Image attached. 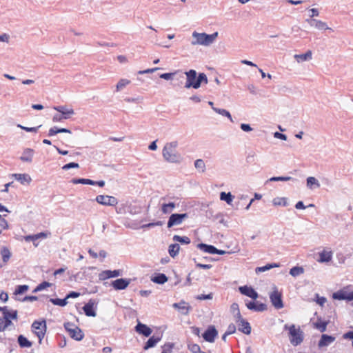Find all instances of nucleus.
Wrapping results in <instances>:
<instances>
[{"instance_id":"4","label":"nucleus","mask_w":353,"mask_h":353,"mask_svg":"<svg viewBox=\"0 0 353 353\" xmlns=\"http://www.w3.org/2000/svg\"><path fill=\"white\" fill-rule=\"evenodd\" d=\"M284 330H288L290 341L294 346H296L303 342L304 334L299 327H296L294 325L285 324Z\"/></svg>"},{"instance_id":"62","label":"nucleus","mask_w":353,"mask_h":353,"mask_svg":"<svg viewBox=\"0 0 353 353\" xmlns=\"http://www.w3.org/2000/svg\"><path fill=\"white\" fill-rule=\"evenodd\" d=\"M77 326L72 323H70V322H67V323H64V327L65 329L68 332H70V330H72L73 329H74V327H76Z\"/></svg>"},{"instance_id":"30","label":"nucleus","mask_w":353,"mask_h":353,"mask_svg":"<svg viewBox=\"0 0 353 353\" xmlns=\"http://www.w3.org/2000/svg\"><path fill=\"white\" fill-rule=\"evenodd\" d=\"M17 341L21 347H30L32 346V342L23 335H19L18 336Z\"/></svg>"},{"instance_id":"40","label":"nucleus","mask_w":353,"mask_h":353,"mask_svg":"<svg viewBox=\"0 0 353 353\" xmlns=\"http://www.w3.org/2000/svg\"><path fill=\"white\" fill-rule=\"evenodd\" d=\"M173 240L182 244H189L190 243V239L185 236H181L179 235H174Z\"/></svg>"},{"instance_id":"22","label":"nucleus","mask_w":353,"mask_h":353,"mask_svg":"<svg viewBox=\"0 0 353 353\" xmlns=\"http://www.w3.org/2000/svg\"><path fill=\"white\" fill-rule=\"evenodd\" d=\"M333 256V252L331 250H323L322 252H319V259L318 261L319 263H327L330 262Z\"/></svg>"},{"instance_id":"11","label":"nucleus","mask_w":353,"mask_h":353,"mask_svg":"<svg viewBox=\"0 0 353 353\" xmlns=\"http://www.w3.org/2000/svg\"><path fill=\"white\" fill-rule=\"evenodd\" d=\"M131 279H118L113 281L111 285L116 290H125L130 283Z\"/></svg>"},{"instance_id":"31","label":"nucleus","mask_w":353,"mask_h":353,"mask_svg":"<svg viewBox=\"0 0 353 353\" xmlns=\"http://www.w3.org/2000/svg\"><path fill=\"white\" fill-rule=\"evenodd\" d=\"M307 187L309 189H314L315 188H319L320 183L319 181L314 176H309L307 179Z\"/></svg>"},{"instance_id":"27","label":"nucleus","mask_w":353,"mask_h":353,"mask_svg":"<svg viewBox=\"0 0 353 353\" xmlns=\"http://www.w3.org/2000/svg\"><path fill=\"white\" fill-rule=\"evenodd\" d=\"M69 334L72 339L77 341H81L84 337L83 332L79 327H76L72 330H70Z\"/></svg>"},{"instance_id":"36","label":"nucleus","mask_w":353,"mask_h":353,"mask_svg":"<svg viewBox=\"0 0 353 353\" xmlns=\"http://www.w3.org/2000/svg\"><path fill=\"white\" fill-rule=\"evenodd\" d=\"M233 198L234 196L230 192H221L220 194V199L225 201L229 205L232 202Z\"/></svg>"},{"instance_id":"19","label":"nucleus","mask_w":353,"mask_h":353,"mask_svg":"<svg viewBox=\"0 0 353 353\" xmlns=\"http://www.w3.org/2000/svg\"><path fill=\"white\" fill-rule=\"evenodd\" d=\"M335 341V337L327 335V334H322L321 339L319 341L318 346L319 347H326L330 345Z\"/></svg>"},{"instance_id":"23","label":"nucleus","mask_w":353,"mask_h":353,"mask_svg":"<svg viewBox=\"0 0 353 353\" xmlns=\"http://www.w3.org/2000/svg\"><path fill=\"white\" fill-rule=\"evenodd\" d=\"M236 324L240 332L245 334H250L251 333V326L245 319L241 320L240 322H237Z\"/></svg>"},{"instance_id":"51","label":"nucleus","mask_w":353,"mask_h":353,"mask_svg":"<svg viewBox=\"0 0 353 353\" xmlns=\"http://www.w3.org/2000/svg\"><path fill=\"white\" fill-rule=\"evenodd\" d=\"M18 312L17 310H8L6 314L4 316L10 319H17Z\"/></svg>"},{"instance_id":"20","label":"nucleus","mask_w":353,"mask_h":353,"mask_svg":"<svg viewBox=\"0 0 353 353\" xmlns=\"http://www.w3.org/2000/svg\"><path fill=\"white\" fill-rule=\"evenodd\" d=\"M94 301L92 300H90L89 302L85 304L83 307V310L86 316L92 317L97 316V313L94 309Z\"/></svg>"},{"instance_id":"49","label":"nucleus","mask_w":353,"mask_h":353,"mask_svg":"<svg viewBox=\"0 0 353 353\" xmlns=\"http://www.w3.org/2000/svg\"><path fill=\"white\" fill-rule=\"evenodd\" d=\"M24 240L26 241V242H30V241H32L35 247H37L38 246V243H36L37 239V236L36 234H33V235H27V236H25L24 237Z\"/></svg>"},{"instance_id":"60","label":"nucleus","mask_w":353,"mask_h":353,"mask_svg":"<svg viewBox=\"0 0 353 353\" xmlns=\"http://www.w3.org/2000/svg\"><path fill=\"white\" fill-rule=\"evenodd\" d=\"M156 225H162V221H158L155 223H150L148 224H145L141 226V228H151V227H154Z\"/></svg>"},{"instance_id":"10","label":"nucleus","mask_w":353,"mask_h":353,"mask_svg":"<svg viewBox=\"0 0 353 353\" xmlns=\"http://www.w3.org/2000/svg\"><path fill=\"white\" fill-rule=\"evenodd\" d=\"M218 335V332L214 325H210L203 334V338L209 343H213Z\"/></svg>"},{"instance_id":"7","label":"nucleus","mask_w":353,"mask_h":353,"mask_svg":"<svg viewBox=\"0 0 353 353\" xmlns=\"http://www.w3.org/2000/svg\"><path fill=\"white\" fill-rule=\"evenodd\" d=\"M95 200L98 203L105 206H115L118 203L116 197L108 195H98Z\"/></svg>"},{"instance_id":"39","label":"nucleus","mask_w":353,"mask_h":353,"mask_svg":"<svg viewBox=\"0 0 353 353\" xmlns=\"http://www.w3.org/2000/svg\"><path fill=\"white\" fill-rule=\"evenodd\" d=\"M212 110L214 112H216V113H218L222 116L228 117L232 122H233L232 116L228 110H226L225 109L217 108H212Z\"/></svg>"},{"instance_id":"12","label":"nucleus","mask_w":353,"mask_h":353,"mask_svg":"<svg viewBox=\"0 0 353 353\" xmlns=\"http://www.w3.org/2000/svg\"><path fill=\"white\" fill-rule=\"evenodd\" d=\"M239 292L254 300H256L259 295L258 293L251 287H248L247 285L241 286L239 288Z\"/></svg>"},{"instance_id":"16","label":"nucleus","mask_w":353,"mask_h":353,"mask_svg":"<svg viewBox=\"0 0 353 353\" xmlns=\"http://www.w3.org/2000/svg\"><path fill=\"white\" fill-rule=\"evenodd\" d=\"M306 22H307L311 26L316 28L318 30H331L332 28H329L325 22L322 21L315 19H307Z\"/></svg>"},{"instance_id":"59","label":"nucleus","mask_w":353,"mask_h":353,"mask_svg":"<svg viewBox=\"0 0 353 353\" xmlns=\"http://www.w3.org/2000/svg\"><path fill=\"white\" fill-rule=\"evenodd\" d=\"M230 310L233 314H235V313L237 312V314L239 315L240 312L239 305L236 303H232L230 307Z\"/></svg>"},{"instance_id":"28","label":"nucleus","mask_w":353,"mask_h":353,"mask_svg":"<svg viewBox=\"0 0 353 353\" xmlns=\"http://www.w3.org/2000/svg\"><path fill=\"white\" fill-rule=\"evenodd\" d=\"M151 281L155 283L163 284L168 281V277L163 273H158L151 278Z\"/></svg>"},{"instance_id":"44","label":"nucleus","mask_w":353,"mask_h":353,"mask_svg":"<svg viewBox=\"0 0 353 353\" xmlns=\"http://www.w3.org/2000/svg\"><path fill=\"white\" fill-rule=\"evenodd\" d=\"M29 289V286L28 285H20L17 287L14 291L15 295L22 294L25 293Z\"/></svg>"},{"instance_id":"1","label":"nucleus","mask_w":353,"mask_h":353,"mask_svg":"<svg viewBox=\"0 0 353 353\" xmlns=\"http://www.w3.org/2000/svg\"><path fill=\"white\" fill-rule=\"evenodd\" d=\"M186 76V82L185 84V88H193L198 89L201 87L202 83L207 84L208 77L205 73H199L197 75V72L194 70H190L185 72Z\"/></svg>"},{"instance_id":"26","label":"nucleus","mask_w":353,"mask_h":353,"mask_svg":"<svg viewBox=\"0 0 353 353\" xmlns=\"http://www.w3.org/2000/svg\"><path fill=\"white\" fill-rule=\"evenodd\" d=\"M12 176L21 184H29L31 181V177L28 174H13Z\"/></svg>"},{"instance_id":"34","label":"nucleus","mask_w":353,"mask_h":353,"mask_svg":"<svg viewBox=\"0 0 353 353\" xmlns=\"http://www.w3.org/2000/svg\"><path fill=\"white\" fill-rule=\"evenodd\" d=\"M180 250V246L177 243L171 244L169 245L168 252L170 256L172 258L175 257L179 254Z\"/></svg>"},{"instance_id":"6","label":"nucleus","mask_w":353,"mask_h":353,"mask_svg":"<svg viewBox=\"0 0 353 353\" xmlns=\"http://www.w3.org/2000/svg\"><path fill=\"white\" fill-rule=\"evenodd\" d=\"M188 217V214L187 213L183 214H172L169 217L168 221L167 226L168 228H170L174 225H180L183 223V221Z\"/></svg>"},{"instance_id":"64","label":"nucleus","mask_w":353,"mask_h":353,"mask_svg":"<svg viewBox=\"0 0 353 353\" xmlns=\"http://www.w3.org/2000/svg\"><path fill=\"white\" fill-rule=\"evenodd\" d=\"M65 119L61 117V114H56L52 117V121L54 122H61Z\"/></svg>"},{"instance_id":"21","label":"nucleus","mask_w":353,"mask_h":353,"mask_svg":"<svg viewBox=\"0 0 353 353\" xmlns=\"http://www.w3.org/2000/svg\"><path fill=\"white\" fill-rule=\"evenodd\" d=\"M34 151L31 148H26L23 150L20 160L23 162L31 163L32 161Z\"/></svg>"},{"instance_id":"56","label":"nucleus","mask_w":353,"mask_h":353,"mask_svg":"<svg viewBox=\"0 0 353 353\" xmlns=\"http://www.w3.org/2000/svg\"><path fill=\"white\" fill-rule=\"evenodd\" d=\"M160 68H150V69H146V70H139L138 72V74H149V73H152L158 70H159Z\"/></svg>"},{"instance_id":"47","label":"nucleus","mask_w":353,"mask_h":353,"mask_svg":"<svg viewBox=\"0 0 353 353\" xmlns=\"http://www.w3.org/2000/svg\"><path fill=\"white\" fill-rule=\"evenodd\" d=\"M51 285H52V283L47 282V281H43L36 287V288L33 290V292L35 293L39 291L43 290L44 289H46V288L50 287Z\"/></svg>"},{"instance_id":"3","label":"nucleus","mask_w":353,"mask_h":353,"mask_svg":"<svg viewBox=\"0 0 353 353\" xmlns=\"http://www.w3.org/2000/svg\"><path fill=\"white\" fill-rule=\"evenodd\" d=\"M218 34V32H215L211 34H208L205 32L199 33L194 31L192 34L193 39L191 41V44L192 46L201 45L210 46L215 41Z\"/></svg>"},{"instance_id":"37","label":"nucleus","mask_w":353,"mask_h":353,"mask_svg":"<svg viewBox=\"0 0 353 353\" xmlns=\"http://www.w3.org/2000/svg\"><path fill=\"white\" fill-rule=\"evenodd\" d=\"M304 273V269L303 267L295 266L290 269V274L294 277H296Z\"/></svg>"},{"instance_id":"45","label":"nucleus","mask_w":353,"mask_h":353,"mask_svg":"<svg viewBox=\"0 0 353 353\" xmlns=\"http://www.w3.org/2000/svg\"><path fill=\"white\" fill-rule=\"evenodd\" d=\"M327 325V322L325 321H319L314 323V327L321 332L326 331Z\"/></svg>"},{"instance_id":"55","label":"nucleus","mask_w":353,"mask_h":353,"mask_svg":"<svg viewBox=\"0 0 353 353\" xmlns=\"http://www.w3.org/2000/svg\"><path fill=\"white\" fill-rule=\"evenodd\" d=\"M174 74L175 72L163 73L160 74L159 77L165 80H170L172 79Z\"/></svg>"},{"instance_id":"18","label":"nucleus","mask_w":353,"mask_h":353,"mask_svg":"<svg viewBox=\"0 0 353 353\" xmlns=\"http://www.w3.org/2000/svg\"><path fill=\"white\" fill-rule=\"evenodd\" d=\"M54 109L61 114V117L68 119L74 114V111L72 108H68L66 106L60 105L54 106Z\"/></svg>"},{"instance_id":"2","label":"nucleus","mask_w":353,"mask_h":353,"mask_svg":"<svg viewBox=\"0 0 353 353\" xmlns=\"http://www.w3.org/2000/svg\"><path fill=\"white\" fill-rule=\"evenodd\" d=\"M178 143L172 141L166 143L162 151L164 159L170 163H179L182 161L181 155L176 151Z\"/></svg>"},{"instance_id":"8","label":"nucleus","mask_w":353,"mask_h":353,"mask_svg":"<svg viewBox=\"0 0 353 353\" xmlns=\"http://www.w3.org/2000/svg\"><path fill=\"white\" fill-rule=\"evenodd\" d=\"M270 299L272 304L275 308L281 309L283 307L281 294L278 292L276 287L274 288V291L270 293Z\"/></svg>"},{"instance_id":"43","label":"nucleus","mask_w":353,"mask_h":353,"mask_svg":"<svg viewBox=\"0 0 353 353\" xmlns=\"http://www.w3.org/2000/svg\"><path fill=\"white\" fill-rule=\"evenodd\" d=\"M50 301L51 303H52L54 305H59V306H61V307H63L65 305H67L68 303V301H67V299H66V297L63 299H50Z\"/></svg>"},{"instance_id":"38","label":"nucleus","mask_w":353,"mask_h":353,"mask_svg":"<svg viewBox=\"0 0 353 353\" xmlns=\"http://www.w3.org/2000/svg\"><path fill=\"white\" fill-rule=\"evenodd\" d=\"M1 254L3 261L5 263H7L11 256V252H10V250L7 248L3 247L1 250Z\"/></svg>"},{"instance_id":"42","label":"nucleus","mask_w":353,"mask_h":353,"mask_svg":"<svg viewBox=\"0 0 353 353\" xmlns=\"http://www.w3.org/2000/svg\"><path fill=\"white\" fill-rule=\"evenodd\" d=\"M270 181H296L291 176H272L269 179Z\"/></svg>"},{"instance_id":"9","label":"nucleus","mask_w":353,"mask_h":353,"mask_svg":"<svg viewBox=\"0 0 353 353\" xmlns=\"http://www.w3.org/2000/svg\"><path fill=\"white\" fill-rule=\"evenodd\" d=\"M196 247L199 249H200L201 250L203 251L204 252L210 253V254H216L223 255L226 253L225 251L219 250L216 248H215L214 245H208V244L203 243H199L196 245Z\"/></svg>"},{"instance_id":"5","label":"nucleus","mask_w":353,"mask_h":353,"mask_svg":"<svg viewBox=\"0 0 353 353\" xmlns=\"http://www.w3.org/2000/svg\"><path fill=\"white\" fill-rule=\"evenodd\" d=\"M46 323L45 320L41 321H35L32 324V330L37 335L39 339V343H41L46 332Z\"/></svg>"},{"instance_id":"50","label":"nucleus","mask_w":353,"mask_h":353,"mask_svg":"<svg viewBox=\"0 0 353 353\" xmlns=\"http://www.w3.org/2000/svg\"><path fill=\"white\" fill-rule=\"evenodd\" d=\"M19 128L24 130L26 132H37L38 131V129L41 126V125H39L37 127H32V128H29V127H25V126H23L21 125H17Z\"/></svg>"},{"instance_id":"29","label":"nucleus","mask_w":353,"mask_h":353,"mask_svg":"<svg viewBox=\"0 0 353 353\" xmlns=\"http://www.w3.org/2000/svg\"><path fill=\"white\" fill-rule=\"evenodd\" d=\"M176 204L174 202H169L168 203H163L161 205V212L164 214L171 213L175 208Z\"/></svg>"},{"instance_id":"57","label":"nucleus","mask_w":353,"mask_h":353,"mask_svg":"<svg viewBox=\"0 0 353 353\" xmlns=\"http://www.w3.org/2000/svg\"><path fill=\"white\" fill-rule=\"evenodd\" d=\"M212 293H210L208 294H200L198 295L196 299L197 300H207V299H212Z\"/></svg>"},{"instance_id":"61","label":"nucleus","mask_w":353,"mask_h":353,"mask_svg":"<svg viewBox=\"0 0 353 353\" xmlns=\"http://www.w3.org/2000/svg\"><path fill=\"white\" fill-rule=\"evenodd\" d=\"M240 128L243 131L247 132H251L252 130V128L250 126V125L247 124V123H241L240 125Z\"/></svg>"},{"instance_id":"54","label":"nucleus","mask_w":353,"mask_h":353,"mask_svg":"<svg viewBox=\"0 0 353 353\" xmlns=\"http://www.w3.org/2000/svg\"><path fill=\"white\" fill-rule=\"evenodd\" d=\"M38 299V297L37 296H26L23 299H17L18 301L26 302V301H34Z\"/></svg>"},{"instance_id":"13","label":"nucleus","mask_w":353,"mask_h":353,"mask_svg":"<svg viewBox=\"0 0 353 353\" xmlns=\"http://www.w3.org/2000/svg\"><path fill=\"white\" fill-rule=\"evenodd\" d=\"M134 329L137 333L147 337L149 336L152 332V330L150 327H149L147 325L141 323L140 321H138Z\"/></svg>"},{"instance_id":"41","label":"nucleus","mask_w":353,"mask_h":353,"mask_svg":"<svg viewBox=\"0 0 353 353\" xmlns=\"http://www.w3.org/2000/svg\"><path fill=\"white\" fill-rule=\"evenodd\" d=\"M194 166L197 170H200L201 172L202 173L205 171V164L203 159H196L194 161Z\"/></svg>"},{"instance_id":"35","label":"nucleus","mask_w":353,"mask_h":353,"mask_svg":"<svg viewBox=\"0 0 353 353\" xmlns=\"http://www.w3.org/2000/svg\"><path fill=\"white\" fill-rule=\"evenodd\" d=\"M130 83V81L126 79H121L116 85V91L119 92Z\"/></svg>"},{"instance_id":"63","label":"nucleus","mask_w":353,"mask_h":353,"mask_svg":"<svg viewBox=\"0 0 353 353\" xmlns=\"http://www.w3.org/2000/svg\"><path fill=\"white\" fill-rule=\"evenodd\" d=\"M235 331H236V326L233 323H231L229 325L228 330L225 332H226V334L230 335V334L234 333Z\"/></svg>"},{"instance_id":"14","label":"nucleus","mask_w":353,"mask_h":353,"mask_svg":"<svg viewBox=\"0 0 353 353\" xmlns=\"http://www.w3.org/2000/svg\"><path fill=\"white\" fill-rule=\"evenodd\" d=\"M332 298L336 300H353V292H347L345 290H339L332 294Z\"/></svg>"},{"instance_id":"24","label":"nucleus","mask_w":353,"mask_h":353,"mask_svg":"<svg viewBox=\"0 0 353 353\" xmlns=\"http://www.w3.org/2000/svg\"><path fill=\"white\" fill-rule=\"evenodd\" d=\"M172 307L178 310L183 314H188L190 310V307L188 305L187 303L183 301L174 303Z\"/></svg>"},{"instance_id":"32","label":"nucleus","mask_w":353,"mask_h":353,"mask_svg":"<svg viewBox=\"0 0 353 353\" xmlns=\"http://www.w3.org/2000/svg\"><path fill=\"white\" fill-rule=\"evenodd\" d=\"M277 267H279V263H268V264H267V265H265L264 266L257 267L255 269V272L256 274H259L260 272H263L270 270L272 268H277Z\"/></svg>"},{"instance_id":"52","label":"nucleus","mask_w":353,"mask_h":353,"mask_svg":"<svg viewBox=\"0 0 353 353\" xmlns=\"http://www.w3.org/2000/svg\"><path fill=\"white\" fill-rule=\"evenodd\" d=\"M79 168V165L77 163L71 162V163L64 165L62 167V169L64 170H68L70 168Z\"/></svg>"},{"instance_id":"48","label":"nucleus","mask_w":353,"mask_h":353,"mask_svg":"<svg viewBox=\"0 0 353 353\" xmlns=\"http://www.w3.org/2000/svg\"><path fill=\"white\" fill-rule=\"evenodd\" d=\"M188 350L192 353H199L201 351L200 346L196 343L188 344Z\"/></svg>"},{"instance_id":"33","label":"nucleus","mask_w":353,"mask_h":353,"mask_svg":"<svg viewBox=\"0 0 353 353\" xmlns=\"http://www.w3.org/2000/svg\"><path fill=\"white\" fill-rule=\"evenodd\" d=\"M294 58L298 62L310 60L312 59V52L310 50H308L305 54H295Z\"/></svg>"},{"instance_id":"15","label":"nucleus","mask_w":353,"mask_h":353,"mask_svg":"<svg viewBox=\"0 0 353 353\" xmlns=\"http://www.w3.org/2000/svg\"><path fill=\"white\" fill-rule=\"evenodd\" d=\"M121 275V270H105L101 272L99 275L100 280H105L110 278H114Z\"/></svg>"},{"instance_id":"25","label":"nucleus","mask_w":353,"mask_h":353,"mask_svg":"<svg viewBox=\"0 0 353 353\" xmlns=\"http://www.w3.org/2000/svg\"><path fill=\"white\" fill-rule=\"evenodd\" d=\"M161 337L159 336L153 335L151 336L143 346V350H147L150 348L154 347L161 341Z\"/></svg>"},{"instance_id":"58","label":"nucleus","mask_w":353,"mask_h":353,"mask_svg":"<svg viewBox=\"0 0 353 353\" xmlns=\"http://www.w3.org/2000/svg\"><path fill=\"white\" fill-rule=\"evenodd\" d=\"M143 99L141 97H137V98H131V97H127L125 99V101L128 103H140Z\"/></svg>"},{"instance_id":"17","label":"nucleus","mask_w":353,"mask_h":353,"mask_svg":"<svg viewBox=\"0 0 353 353\" xmlns=\"http://www.w3.org/2000/svg\"><path fill=\"white\" fill-rule=\"evenodd\" d=\"M246 307L255 312H263L267 310V305L264 303H259L254 301H248L245 303Z\"/></svg>"},{"instance_id":"53","label":"nucleus","mask_w":353,"mask_h":353,"mask_svg":"<svg viewBox=\"0 0 353 353\" xmlns=\"http://www.w3.org/2000/svg\"><path fill=\"white\" fill-rule=\"evenodd\" d=\"M8 222L5 219L1 218L0 215V234L1 233L3 230H5L8 228Z\"/></svg>"},{"instance_id":"46","label":"nucleus","mask_w":353,"mask_h":353,"mask_svg":"<svg viewBox=\"0 0 353 353\" xmlns=\"http://www.w3.org/2000/svg\"><path fill=\"white\" fill-rule=\"evenodd\" d=\"M272 203L275 206L278 205H283L286 206L287 205V201L285 198H274L272 201Z\"/></svg>"}]
</instances>
